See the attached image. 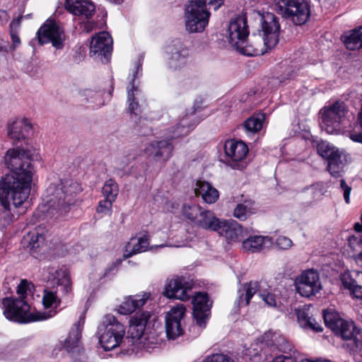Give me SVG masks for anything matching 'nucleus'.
Here are the masks:
<instances>
[{
  "instance_id": "16",
  "label": "nucleus",
  "mask_w": 362,
  "mask_h": 362,
  "mask_svg": "<svg viewBox=\"0 0 362 362\" xmlns=\"http://www.w3.org/2000/svg\"><path fill=\"white\" fill-rule=\"evenodd\" d=\"M112 39L107 32L99 33L93 37L90 45V55L103 63H108L112 50Z\"/></svg>"
},
{
  "instance_id": "55",
  "label": "nucleus",
  "mask_w": 362,
  "mask_h": 362,
  "mask_svg": "<svg viewBox=\"0 0 362 362\" xmlns=\"http://www.w3.org/2000/svg\"><path fill=\"white\" fill-rule=\"evenodd\" d=\"M145 337H149V339H148V340H145L144 339V341L146 342V344H148L149 345H151V341L154 342V344L152 345L153 346L148 351H150L151 349L154 348L155 345L157 344V341L155 339L154 333H151H151H146L145 334Z\"/></svg>"
},
{
  "instance_id": "26",
  "label": "nucleus",
  "mask_w": 362,
  "mask_h": 362,
  "mask_svg": "<svg viewBox=\"0 0 362 362\" xmlns=\"http://www.w3.org/2000/svg\"><path fill=\"white\" fill-rule=\"evenodd\" d=\"M84 324V316L81 315L76 323L74 325L68 337L63 343V347L68 352H74L79 348L81 333Z\"/></svg>"
},
{
  "instance_id": "31",
  "label": "nucleus",
  "mask_w": 362,
  "mask_h": 362,
  "mask_svg": "<svg viewBox=\"0 0 362 362\" xmlns=\"http://www.w3.org/2000/svg\"><path fill=\"white\" fill-rule=\"evenodd\" d=\"M149 245L148 238L146 235L139 238H132L126 246L123 255L124 259L129 258L134 255L145 252Z\"/></svg>"
},
{
  "instance_id": "45",
  "label": "nucleus",
  "mask_w": 362,
  "mask_h": 362,
  "mask_svg": "<svg viewBox=\"0 0 362 362\" xmlns=\"http://www.w3.org/2000/svg\"><path fill=\"white\" fill-rule=\"evenodd\" d=\"M22 18L23 16H19L16 19L13 20L11 23V38L12 40V46L11 47V49L12 51L15 50L16 47H18L21 44V40L16 32L13 30V28L19 27Z\"/></svg>"
},
{
  "instance_id": "57",
  "label": "nucleus",
  "mask_w": 362,
  "mask_h": 362,
  "mask_svg": "<svg viewBox=\"0 0 362 362\" xmlns=\"http://www.w3.org/2000/svg\"><path fill=\"white\" fill-rule=\"evenodd\" d=\"M356 257V262L360 264L361 266H362V251L357 254V255H355Z\"/></svg>"
},
{
  "instance_id": "10",
  "label": "nucleus",
  "mask_w": 362,
  "mask_h": 362,
  "mask_svg": "<svg viewBox=\"0 0 362 362\" xmlns=\"http://www.w3.org/2000/svg\"><path fill=\"white\" fill-rule=\"evenodd\" d=\"M317 149L319 155L327 160V169L329 174L334 177H341L348 163V155L344 151L323 141L317 144Z\"/></svg>"
},
{
  "instance_id": "54",
  "label": "nucleus",
  "mask_w": 362,
  "mask_h": 362,
  "mask_svg": "<svg viewBox=\"0 0 362 362\" xmlns=\"http://www.w3.org/2000/svg\"><path fill=\"white\" fill-rule=\"evenodd\" d=\"M340 187L343 191V195L346 203L349 204L350 202V193L351 191V187L346 184L344 180H341Z\"/></svg>"
},
{
  "instance_id": "59",
  "label": "nucleus",
  "mask_w": 362,
  "mask_h": 362,
  "mask_svg": "<svg viewBox=\"0 0 362 362\" xmlns=\"http://www.w3.org/2000/svg\"><path fill=\"white\" fill-rule=\"evenodd\" d=\"M214 2L217 4L215 6V9H217L223 4V0H214Z\"/></svg>"
},
{
  "instance_id": "38",
  "label": "nucleus",
  "mask_w": 362,
  "mask_h": 362,
  "mask_svg": "<svg viewBox=\"0 0 362 362\" xmlns=\"http://www.w3.org/2000/svg\"><path fill=\"white\" fill-rule=\"evenodd\" d=\"M255 212L254 202L251 201H245L243 203L238 204L233 210V216L240 220L245 221L248 216Z\"/></svg>"
},
{
  "instance_id": "41",
  "label": "nucleus",
  "mask_w": 362,
  "mask_h": 362,
  "mask_svg": "<svg viewBox=\"0 0 362 362\" xmlns=\"http://www.w3.org/2000/svg\"><path fill=\"white\" fill-rule=\"evenodd\" d=\"M203 209L198 204H185L182 208L183 216L196 223L199 216H200Z\"/></svg>"
},
{
  "instance_id": "19",
  "label": "nucleus",
  "mask_w": 362,
  "mask_h": 362,
  "mask_svg": "<svg viewBox=\"0 0 362 362\" xmlns=\"http://www.w3.org/2000/svg\"><path fill=\"white\" fill-rule=\"evenodd\" d=\"M192 284L184 277H175L165 285L163 295L168 298H175L185 301L190 298Z\"/></svg>"
},
{
  "instance_id": "5",
  "label": "nucleus",
  "mask_w": 362,
  "mask_h": 362,
  "mask_svg": "<svg viewBox=\"0 0 362 362\" xmlns=\"http://www.w3.org/2000/svg\"><path fill=\"white\" fill-rule=\"evenodd\" d=\"M99 342L105 351L112 350L121 346L127 351L125 341V327L115 316L108 314L104 316L98 326Z\"/></svg>"
},
{
  "instance_id": "47",
  "label": "nucleus",
  "mask_w": 362,
  "mask_h": 362,
  "mask_svg": "<svg viewBox=\"0 0 362 362\" xmlns=\"http://www.w3.org/2000/svg\"><path fill=\"white\" fill-rule=\"evenodd\" d=\"M187 119H182L180 124H178L176 127L172 131L173 138H177L188 134L189 132L190 125L186 121Z\"/></svg>"
},
{
  "instance_id": "17",
  "label": "nucleus",
  "mask_w": 362,
  "mask_h": 362,
  "mask_svg": "<svg viewBox=\"0 0 362 362\" xmlns=\"http://www.w3.org/2000/svg\"><path fill=\"white\" fill-rule=\"evenodd\" d=\"M185 315V308L177 304L165 315V332L169 339H175L183 334L182 320Z\"/></svg>"
},
{
  "instance_id": "39",
  "label": "nucleus",
  "mask_w": 362,
  "mask_h": 362,
  "mask_svg": "<svg viewBox=\"0 0 362 362\" xmlns=\"http://www.w3.org/2000/svg\"><path fill=\"white\" fill-rule=\"evenodd\" d=\"M264 119L265 115L264 113L259 112L252 115L245 120L244 127L247 132L256 133L262 129Z\"/></svg>"
},
{
  "instance_id": "50",
  "label": "nucleus",
  "mask_w": 362,
  "mask_h": 362,
  "mask_svg": "<svg viewBox=\"0 0 362 362\" xmlns=\"http://www.w3.org/2000/svg\"><path fill=\"white\" fill-rule=\"evenodd\" d=\"M348 245L354 253L362 252V240L360 237L351 236L349 238Z\"/></svg>"
},
{
  "instance_id": "48",
  "label": "nucleus",
  "mask_w": 362,
  "mask_h": 362,
  "mask_svg": "<svg viewBox=\"0 0 362 362\" xmlns=\"http://www.w3.org/2000/svg\"><path fill=\"white\" fill-rule=\"evenodd\" d=\"M202 362H235L230 356L223 354H213L205 357Z\"/></svg>"
},
{
  "instance_id": "44",
  "label": "nucleus",
  "mask_w": 362,
  "mask_h": 362,
  "mask_svg": "<svg viewBox=\"0 0 362 362\" xmlns=\"http://www.w3.org/2000/svg\"><path fill=\"white\" fill-rule=\"evenodd\" d=\"M42 303L45 308H56L60 303V300L57 296V293L54 291L45 289L43 296H42Z\"/></svg>"
},
{
  "instance_id": "29",
  "label": "nucleus",
  "mask_w": 362,
  "mask_h": 362,
  "mask_svg": "<svg viewBox=\"0 0 362 362\" xmlns=\"http://www.w3.org/2000/svg\"><path fill=\"white\" fill-rule=\"evenodd\" d=\"M194 192L207 204L215 203L219 197L218 191L209 182L205 181H197Z\"/></svg>"
},
{
  "instance_id": "6",
  "label": "nucleus",
  "mask_w": 362,
  "mask_h": 362,
  "mask_svg": "<svg viewBox=\"0 0 362 362\" xmlns=\"http://www.w3.org/2000/svg\"><path fill=\"white\" fill-rule=\"evenodd\" d=\"M150 317L151 314L148 312H142L136 313L130 319L128 334L124 341L129 347L127 349L129 354L134 352L135 348L149 351L153 346V341H151V344L149 345L144 341V339H149V337H145L146 333L144 332Z\"/></svg>"
},
{
  "instance_id": "46",
  "label": "nucleus",
  "mask_w": 362,
  "mask_h": 362,
  "mask_svg": "<svg viewBox=\"0 0 362 362\" xmlns=\"http://www.w3.org/2000/svg\"><path fill=\"white\" fill-rule=\"evenodd\" d=\"M314 199L319 200L325 194L327 191V184L322 182H317L311 185L309 188Z\"/></svg>"
},
{
  "instance_id": "61",
  "label": "nucleus",
  "mask_w": 362,
  "mask_h": 362,
  "mask_svg": "<svg viewBox=\"0 0 362 362\" xmlns=\"http://www.w3.org/2000/svg\"><path fill=\"white\" fill-rule=\"evenodd\" d=\"M121 262H122V260H121V259H117V260L116 261V263H117V264H119L121 263Z\"/></svg>"
},
{
  "instance_id": "32",
  "label": "nucleus",
  "mask_w": 362,
  "mask_h": 362,
  "mask_svg": "<svg viewBox=\"0 0 362 362\" xmlns=\"http://www.w3.org/2000/svg\"><path fill=\"white\" fill-rule=\"evenodd\" d=\"M222 220L218 218L214 212L209 210H202L195 225L205 229L217 231L219 226L221 224Z\"/></svg>"
},
{
  "instance_id": "7",
  "label": "nucleus",
  "mask_w": 362,
  "mask_h": 362,
  "mask_svg": "<svg viewBox=\"0 0 362 362\" xmlns=\"http://www.w3.org/2000/svg\"><path fill=\"white\" fill-rule=\"evenodd\" d=\"M4 305V315L9 320L19 323H28L33 321L43 320L50 317L52 315H47L45 313H30V305L23 299L4 298L2 300Z\"/></svg>"
},
{
  "instance_id": "12",
  "label": "nucleus",
  "mask_w": 362,
  "mask_h": 362,
  "mask_svg": "<svg viewBox=\"0 0 362 362\" xmlns=\"http://www.w3.org/2000/svg\"><path fill=\"white\" fill-rule=\"evenodd\" d=\"M298 293L303 297H310L319 293L322 284L318 272L314 269H308L296 276L294 282Z\"/></svg>"
},
{
  "instance_id": "11",
  "label": "nucleus",
  "mask_w": 362,
  "mask_h": 362,
  "mask_svg": "<svg viewBox=\"0 0 362 362\" xmlns=\"http://www.w3.org/2000/svg\"><path fill=\"white\" fill-rule=\"evenodd\" d=\"M275 11L285 18H289L296 25H303L310 17V8L306 1L298 0H275Z\"/></svg>"
},
{
  "instance_id": "9",
  "label": "nucleus",
  "mask_w": 362,
  "mask_h": 362,
  "mask_svg": "<svg viewBox=\"0 0 362 362\" xmlns=\"http://www.w3.org/2000/svg\"><path fill=\"white\" fill-rule=\"evenodd\" d=\"M207 0H191L185 11L186 30L191 33H201L209 23L210 12L206 8Z\"/></svg>"
},
{
  "instance_id": "35",
  "label": "nucleus",
  "mask_w": 362,
  "mask_h": 362,
  "mask_svg": "<svg viewBox=\"0 0 362 362\" xmlns=\"http://www.w3.org/2000/svg\"><path fill=\"white\" fill-rule=\"evenodd\" d=\"M258 290L259 284L257 281H250L243 284L242 288L238 290V305H247L252 297Z\"/></svg>"
},
{
  "instance_id": "21",
  "label": "nucleus",
  "mask_w": 362,
  "mask_h": 362,
  "mask_svg": "<svg viewBox=\"0 0 362 362\" xmlns=\"http://www.w3.org/2000/svg\"><path fill=\"white\" fill-rule=\"evenodd\" d=\"M193 315L197 323L200 327H204L210 314V302L207 294L197 293L192 299Z\"/></svg>"
},
{
  "instance_id": "33",
  "label": "nucleus",
  "mask_w": 362,
  "mask_h": 362,
  "mask_svg": "<svg viewBox=\"0 0 362 362\" xmlns=\"http://www.w3.org/2000/svg\"><path fill=\"white\" fill-rule=\"evenodd\" d=\"M271 244L269 236L252 235L243 241V247L245 250L257 252Z\"/></svg>"
},
{
  "instance_id": "49",
  "label": "nucleus",
  "mask_w": 362,
  "mask_h": 362,
  "mask_svg": "<svg viewBox=\"0 0 362 362\" xmlns=\"http://www.w3.org/2000/svg\"><path fill=\"white\" fill-rule=\"evenodd\" d=\"M115 200L105 197V199L100 201L97 208V211L100 214H110L112 202Z\"/></svg>"
},
{
  "instance_id": "25",
  "label": "nucleus",
  "mask_w": 362,
  "mask_h": 362,
  "mask_svg": "<svg viewBox=\"0 0 362 362\" xmlns=\"http://www.w3.org/2000/svg\"><path fill=\"white\" fill-rule=\"evenodd\" d=\"M224 150L226 155L235 163L243 160L248 153L247 146L241 141H226Z\"/></svg>"
},
{
  "instance_id": "58",
  "label": "nucleus",
  "mask_w": 362,
  "mask_h": 362,
  "mask_svg": "<svg viewBox=\"0 0 362 362\" xmlns=\"http://www.w3.org/2000/svg\"><path fill=\"white\" fill-rule=\"evenodd\" d=\"M354 229L357 232H361L362 231V223H356L354 224Z\"/></svg>"
},
{
  "instance_id": "52",
  "label": "nucleus",
  "mask_w": 362,
  "mask_h": 362,
  "mask_svg": "<svg viewBox=\"0 0 362 362\" xmlns=\"http://www.w3.org/2000/svg\"><path fill=\"white\" fill-rule=\"evenodd\" d=\"M30 284L25 279L21 280L17 288V293L20 296L18 299L26 298L27 291L30 290Z\"/></svg>"
},
{
  "instance_id": "27",
  "label": "nucleus",
  "mask_w": 362,
  "mask_h": 362,
  "mask_svg": "<svg viewBox=\"0 0 362 362\" xmlns=\"http://www.w3.org/2000/svg\"><path fill=\"white\" fill-rule=\"evenodd\" d=\"M148 298V293L127 297L119 305L118 312L122 315L131 314L137 308L143 306Z\"/></svg>"
},
{
  "instance_id": "15",
  "label": "nucleus",
  "mask_w": 362,
  "mask_h": 362,
  "mask_svg": "<svg viewBox=\"0 0 362 362\" xmlns=\"http://www.w3.org/2000/svg\"><path fill=\"white\" fill-rule=\"evenodd\" d=\"M261 344L267 346V347L264 346L261 350L265 356L271 354V351L279 350L284 353L285 355L291 354L293 356L295 352V356L298 358V353L295 350L293 351L291 344L278 332H268L264 333Z\"/></svg>"
},
{
  "instance_id": "20",
  "label": "nucleus",
  "mask_w": 362,
  "mask_h": 362,
  "mask_svg": "<svg viewBox=\"0 0 362 362\" xmlns=\"http://www.w3.org/2000/svg\"><path fill=\"white\" fill-rule=\"evenodd\" d=\"M32 129L33 124L28 119L16 118L8 123L7 136L14 144H17L25 139Z\"/></svg>"
},
{
  "instance_id": "56",
  "label": "nucleus",
  "mask_w": 362,
  "mask_h": 362,
  "mask_svg": "<svg viewBox=\"0 0 362 362\" xmlns=\"http://www.w3.org/2000/svg\"><path fill=\"white\" fill-rule=\"evenodd\" d=\"M0 52H8V42L0 39Z\"/></svg>"
},
{
  "instance_id": "34",
  "label": "nucleus",
  "mask_w": 362,
  "mask_h": 362,
  "mask_svg": "<svg viewBox=\"0 0 362 362\" xmlns=\"http://www.w3.org/2000/svg\"><path fill=\"white\" fill-rule=\"evenodd\" d=\"M50 276L49 279L56 280L59 286H62L65 293H69L71 291V282L69 272L65 268L54 269L49 268L48 271Z\"/></svg>"
},
{
  "instance_id": "14",
  "label": "nucleus",
  "mask_w": 362,
  "mask_h": 362,
  "mask_svg": "<svg viewBox=\"0 0 362 362\" xmlns=\"http://www.w3.org/2000/svg\"><path fill=\"white\" fill-rule=\"evenodd\" d=\"M37 37L41 45L52 43L57 49L64 47L66 35L64 30L54 21H47L38 30Z\"/></svg>"
},
{
  "instance_id": "13",
  "label": "nucleus",
  "mask_w": 362,
  "mask_h": 362,
  "mask_svg": "<svg viewBox=\"0 0 362 362\" xmlns=\"http://www.w3.org/2000/svg\"><path fill=\"white\" fill-rule=\"evenodd\" d=\"M261 28L262 35H259L256 37H261L262 45L265 46L267 49L274 47L279 42L280 31L278 18L272 13H264L261 17Z\"/></svg>"
},
{
  "instance_id": "53",
  "label": "nucleus",
  "mask_w": 362,
  "mask_h": 362,
  "mask_svg": "<svg viewBox=\"0 0 362 362\" xmlns=\"http://www.w3.org/2000/svg\"><path fill=\"white\" fill-rule=\"evenodd\" d=\"M261 298L269 306H276V300L274 294L267 291L259 292Z\"/></svg>"
},
{
  "instance_id": "40",
  "label": "nucleus",
  "mask_w": 362,
  "mask_h": 362,
  "mask_svg": "<svg viewBox=\"0 0 362 362\" xmlns=\"http://www.w3.org/2000/svg\"><path fill=\"white\" fill-rule=\"evenodd\" d=\"M347 49L351 50L362 48V26L355 29L344 40Z\"/></svg>"
},
{
  "instance_id": "37",
  "label": "nucleus",
  "mask_w": 362,
  "mask_h": 362,
  "mask_svg": "<svg viewBox=\"0 0 362 362\" xmlns=\"http://www.w3.org/2000/svg\"><path fill=\"white\" fill-rule=\"evenodd\" d=\"M45 242V237L37 230L28 233L23 239L24 247L30 250L38 248Z\"/></svg>"
},
{
  "instance_id": "2",
  "label": "nucleus",
  "mask_w": 362,
  "mask_h": 362,
  "mask_svg": "<svg viewBox=\"0 0 362 362\" xmlns=\"http://www.w3.org/2000/svg\"><path fill=\"white\" fill-rule=\"evenodd\" d=\"M80 190L78 184L71 180L51 183L43 197V211L49 216L57 218L65 215L74 202V194Z\"/></svg>"
},
{
  "instance_id": "24",
  "label": "nucleus",
  "mask_w": 362,
  "mask_h": 362,
  "mask_svg": "<svg viewBox=\"0 0 362 362\" xmlns=\"http://www.w3.org/2000/svg\"><path fill=\"white\" fill-rule=\"evenodd\" d=\"M65 8L74 16L90 18L95 12V6L90 0H66Z\"/></svg>"
},
{
  "instance_id": "3",
  "label": "nucleus",
  "mask_w": 362,
  "mask_h": 362,
  "mask_svg": "<svg viewBox=\"0 0 362 362\" xmlns=\"http://www.w3.org/2000/svg\"><path fill=\"white\" fill-rule=\"evenodd\" d=\"M228 34L230 44L243 54L255 56L266 52L262 47L260 37L252 35L249 37L247 18L244 15L231 19L228 26Z\"/></svg>"
},
{
  "instance_id": "23",
  "label": "nucleus",
  "mask_w": 362,
  "mask_h": 362,
  "mask_svg": "<svg viewBox=\"0 0 362 362\" xmlns=\"http://www.w3.org/2000/svg\"><path fill=\"white\" fill-rule=\"evenodd\" d=\"M167 53L170 54L168 59V66L170 69L177 70L187 64L189 51L181 43L177 42L169 45L167 47Z\"/></svg>"
},
{
  "instance_id": "1",
  "label": "nucleus",
  "mask_w": 362,
  "mask_h": 362,
  "mask_svg": "<svg viewBox=\"0 0 362 362\" xmlns=\"http://www.w3.org/2000/svg\"><path fill=\"white\" fill-rule=\"evenodd\" d=\"M34 153L35 151L28 148H11L4 156L5 165L11 174L6 175L0 180V227H5L12 222L11 204L18 208L28 197Z\"/></svg>"
},
{
  "instance_id": "30",
  "label": "nucleus",
  "mask_w": 362,
  "mask_h": 362,
  "mask_svg": "<svg viewBox=\"0 0 362 362\" xmlns=\"http://www.w3.org/2000/svg\"><path fill=\"white\" fill-rule=\"evenodd\" d=\"M310 309L307 306L296 309V315L300 326L304 329H311L315 332L322 331L320 325L310 316Z\"/></svg>"
},
{
  "instance_id": "36",
  "label": "nucleus",
  "mask_w": 362,
  "mask_h": 362,
  "mask_svg": "<svg viewBox=\"0 0 362 362\" xmlns=\"http://www.w3.org/2000/svg\"><path fill=\"white\" fill-rule=\"evenodd\" d=\"M139 66L136 67V70L134 72L133 78L131 81L130 85L131 88H128L127 90V103H128V111L131 114L137 115L139 112V105L137 101H136L135 93L138 92V88L135 87L134 83L136 78V75L139 73Z\"/></svg>"
},
{
  "instance_id": "22",
  "label": "nucleus",
  "mask_w": 362,
  "mask_h": 362,
  "mask_svg": "<svg viewBox=\"0 0 362 362\" xmlns=\"http://www.w3.org/2000/svg\"><path fill=\"white\" fill-rule=\"evenodd\" d=\"M340 281L344 289L357 298L362 299V272H346L341 274Z\"/></svg>"
},
{
  "instance_id": "4",
  "label": "nucleus",
  "mask_w": 362,
  "mask_h": 362,
  "mask_svg": "<svg viewBox=\"0 0 362 362\" xmlns=\"http://www.w3.org/2000/svg\"><path fill=\"white\" fill-rule=\"evenodd\" d=\"M323 318L325 325L346 341L343 346L349 351L354 354L362 350V334L352 320L342 318L332 308L323 311Z\"/></svg>"
},
{
  "instance_id": "8",
  "label": "nucleus",
  "mask_w": 362,
  "mask_h": 362,
  "mask_svg": "<svg viewBox=\"0 0 362 362\" xmlns=\"http://www.w3.org/2000/svg\"><path fill=\"white\" fill-rule=\"evenodd\" d=\"M348 112L347 105L340 100L325 106L320 111L322 129L329 134H338L341 125L346 119Z\"/></svg>"
},
{
  "instance_id": "51",
  "label": "nucleus",
  "mask_w": 362,
  "mask_h": 362,
  "mask_svg": "<svg viewBox=\"0 0 362 362\" xmlns=\"http://www.w3.org/2000/svg\"><path fill=\"white\" fill-rule=\"evenodd\" d=\"M276 245L281 250H288L292 247L293 242L286 236H279L276 240Z\"/></svg>"
},
{
  "instance_id": "42",
  "label": "nucleus",
  "mask_w": 362,
  "mask_h": 362,
  "mask_svg": "<svg viewBox=\"0 0 362 362\" xmlns=\"http://www.w3.org/2000/svg\"><path fill=\"white\" fill-rule=\"evenodd\" d=\"M84 97L86 101L91 104L94 108H99L104 105L103 94L100 91L86 90L84 92Z\"/></svg>"
},
{
  "instance_id": "18",
  "label": "nucleus",
  "mask_w": 362,
  "mask_h": 362,
  "mask_svg": "<svg viewBox=\"0 0 362 362\" xmlns=\"http://www.w3.org/2000/svg\"><path fill=\"white\" fill-rule=\"evenodd\" d=\"M174 146L168 139L154 140L146 144L145 154L155 162L165 163L172 156Z\"/></svg>"
},
{
  "instance_id": "43",
  "label": "nucleus",
  "mask_w": 362,
  "mask_h": 362,
  "mask_svg": "<svg viewBox=\"0 0 362 362\" xmlns=\"http://www.w3.org/2000/svg\"><path fill=\"white\" fill-rule=\"evenodd\" d=\"M119 192V187L116 182L112 179H109L104 184L102 192L105 197L115 200Z\"/></svg>"
},
{
  "instance_id": "60",
  "label": "nucleus",
  "mask_w": 362,
  "mask_h": 362,
  "mask_svg": "<svg viewBox=\"0 0 362 362\" xmlns=\"http://www.w3.org/2000/svg\"><path fill=\"white\" fill-rule=\"evenodd\" d=\"M243 167H244V165H243V163H237V164H234V165H233V168H238V169H239V168H241V169H242V168H243Z\"/></svg>"
},
{
  "instance_id": "28",
  "label": "nucleus",
  "mask_w": 362,
  "mask_h": 362,
  "mask_svg": "<svg viewBox=\"0 0 362 362\" xmlns=\"http://www.w3.org/2000/svg\"><path fill=\"white\" fill-rule=\"evenodd\" d=\"M216 232L230 241H237L242 236L243 228L236 221L222 220Z\"/></svg>"
}]
</instances>
